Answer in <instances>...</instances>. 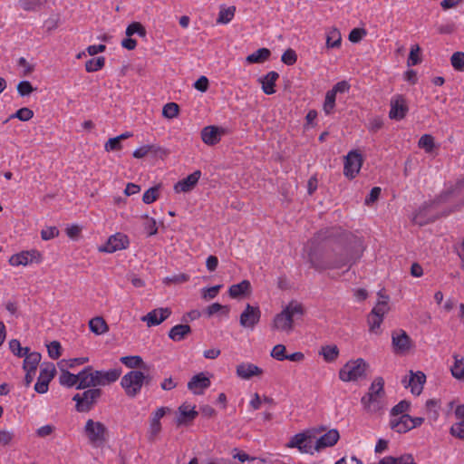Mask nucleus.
I'll use <instances>...</instances> for the list:
<instances>
[{
	"instance_id": "6",
	"label": "nucleus",
	"mask_w": 464,
	"mask_h": 464,
	"mask_svg": "<svg viewBox=\"0 0 464 464\" xmlns=\"http://www.w3.org/2000/svg\"><path fill=\"white\" fill-rule=\"evenodd\" d=\"M324 430H325L324 427H320L319 429L305 430L303 432L293 436L286 443V447L296 448L302 453L313 454L314 450V445H313V443L316 439V434Z\"/></svg>"
},
{
	"instance_id": "28",
	"label": "nucleus",
	"mask_w": 464,
	"mask_h": 464,
	"mask_svg": "<svg viewBox=\"0 0 464 464\" xmlns=\"http://www.w3.org/2000/svg\"><path fill=\"white\" fill-rule=\"evenodd\" d=\"M179 416L177 418V424L179 426L191 422L198 415L195 407L190 408L189 405L186 404L179 407Z\"/></svg>"
},
{
	"instance_id": "5",
	"label": "nucleus",
	"mask_w": 464,
	"mask_h": 464,
	"mask_svg": "<svg viewBox=\"0 0 464 464\" xmlns=\"http://www.w3.org/2000/svg\"><path fill=\"white\" fill-rule=\"evenodd\" d=\"M324 430H325L324 427H320L319 429L305 430L303 432L293 436L286 443V447L296 448L302 453L313 454L314 450V445H313V443L316 439V434Z\"/></svg>"
},
{
	"instance_id": "54",
	"label": "nucleus",
	"mask_w": 464,
	"mask_h": 464,
	"mask_svg": "<svg viewBox=\"0 0 464 464\" xmlns=\"http://www.w3.org/2000/svg\"><path fill=\"white\" fill-rule=\"evenodd\" d=\"M188 280H189V276L187 274L181 273V274L174 275L171 276H167L166 278H164L163 282L166 285H170V284L179 285V284L185 283Z\"/></svg>"
},
{
	"instance_id": "11",
	"label": "nucleus",
	"mask_w": 464,
	"mask_h": 464,
	"mask_svg": "<svg viewBox=\"0 0 464 464\" xmlns=\"http://www.w3.org/2000/svg\"><path fill=\"white\" fill-rule=\"evenodd\" d=\"M144 384V373L140 371H130L121 380V385L129 397H135Z\"/></svg>"
},
{
	"instance_id": "14",
	"label": "nucleus",
	"mask_w": 464,
	"mask_h": 464,
	"mask_svg": "<svg viewBox=\"0 0 464 464\" xmlns=\"http://www.w3.org/2000/svg\"><path fill=\"white\" fill-rule=\"evenodd\" d=\"M260 317L261 312L259 307L247 304L240 314L239 323L242 327L253 329L260 321Z\"/></svg>"
},
{
	"instance_id": "19",
	"label": "nucleus",
	"mask_w": 464,
	"mask_h": 464,
	"mask_svg": "<svg viewBox=\"0 0 464 464\" xmlns=\"http://www.w3.org/2000/svg\"><path fill=\"white\" fill-rule=\"evenodd\" d=\"M362 164V155L356 151H350L345 157L344 174H358Z\"/></svg>"
},
{
	"instance_id": "7",
	"label": "nucleus",
	"mask_w": 464,
	"mask_h": 464,
	"mask_svg": "<svg viewBox=\"0 0 464 464\" xmlns=\"http://www.w3.org/2000/svg\"><path fill=\"white\" fill-rule=\"evenodd\" d=\"M384 380L382 377H376L369 388V392L361 399L365 409L376 412L382 408L380 399L385 394Z\"/></svg>"
},
{
	"instance_id": "32",
	"label": "nucleus",
	"mask_w": 464,
	"mask_h": 464,
	"mask_svg": "<svg viewBox=\"0 0 464 464\" xmlns=\"http://www.w3.org/2000/svg\"><path fill=\"white\" fill-rule=\"evenodd\" d=\"M190 333L191 328L188 324H177L169 330V337L175 342H179L183 340Z\"/></svg>"
},
{
	"instance_id": "53",
	"label": "nucleus",
	"mask_w": 464,
	"mask_h": 464,
	"mask_svg": "<svg viewBox=\"0 0 464 464\" xmlns=\"http://www.w3.org/2000/svg\"><path fill=\"white\" fill-rule=\"evenodd\" d=\"M135 34H137L140 36H144L146 34V31H145L144 27L138 22L131 23L126 28V34L128 36H131Z\"/></svg>"
},
{
	"instance_id": "21",
	"label": "nucleus",
	"mask_w": 464,
	"mask_h": 464,
	"mask_svg": "<svg viewBox=\"0 0 464 464\" xmlns=\"http://www.w3.org/2000/svg\"><path fill=\"white\" fill-rule=\"evenodd\" d=\"M210 380L205 376L203 372L194 375L188 382V390L192 391L194 394L199 395L203 391L210 386Z\"/></svg>"
},
{
	"instance_id": "44",
	"label": "nucleus",
	"mask_w": 464,
	"mask_h": 464,
	"mask_svg": "<svg viewBox=\"0 0 464 464\" xmlns=\"http://www.w3.org/2000/svg\"><path fill=\"white\" fill-rule=\"evenodd\" d=\"M160 185H156L147 189L143 194L142 201L145 204H151L156 201L160 197Z\"/></svg>"
},
{
	"instance_id": "34",
	"label": "nucleus",
	"mask_w": 464,
	"mask_h": 464,
	"mask_svg": "<svg viewBox=\"0 0 464 464\" xmlns=\"http://www.w3.org/2000/svg\"><path fill=\"white\" fill-rule=\"evenodd\" d=\"M378 464H417L411 454H404L400 457L387 456L382 459Z\"/></svg>"
},
{
	"instance_id": "49",
	"label": "nucleus",
	"mask_w": 464,
	"mask_h": 464,
	"mask_svg": "<svg viewBox=\"0 0 464 464\" xmlns=\"http://www.w3.org/2000/svg\"><path fill=\"white\" fill-rule=\"evenodd\" d=\"M420 52V48L418 44H414L411 46L407 61L408 66H414L420 63V58L419 56Z\"/></svg>"
},
{
	"instance_id": "25",
	"label": "nucleus",
	"mask_w": 464,
	"mask_h": 464,
	"mask_svg": "<svg viewBox=\"0 0 464 464\" xmlns=\"http://www.w3.org/2000/svg\"><path fill=\"white\" fill-rule=\"evenodd\" d=\"M85 372H83V369L79 372L77 374H73L67 370H63L62 373L59 377V382L61 385L65 387H72L79 384L80 382H82V377L84 376Z\"/></svg>"
},
{
	"instance_id": "4",
	"label": "nucleus",
	"mask_w": 464,
	"mask_h": 464,
	"mask_svg": "<svg viewBox=\"0 0 464 464\" xmlns=\"http://www.w3.org/2000/svg\"><path fill=\"white\" fill-rule=\"evenodd\" d=\"M347 233L351 237L343 242H336L343 247L340 252L334 254V258L331 260V266L339 265L338 268H342L346 265L351 266L361 256L360 245L357 244L351 233Z\"/></svg>"
},
{
	"instance_id": "56",
	"label": "nucleus",
	"mask_w": 464,
	"mask_h": 464,
	"mask_svg": "<svg viewBox=\"0 0 464 464\" xmlns=\"http://www.w3.org/2000/svg\"><path fill=\"white\" fill-rule=\"evenodd\" d=\"M385 299L386 300L379 301L371 313L383 317L389 311L388 297L385 296Z\"/></svg>"
},
{
	"instance_id": "12",
	"label": "nucleus",
	"mask_w": 464,
	"mask_h": 464,
	"mask_svg": "<svg viewBox=\"0 0 464 464\" xmlns=\"http://www.w3.org/2000/svg\"><path fill=\"white\" fill-rule=\"evenodd\" d=\"M55 372L56 370L53 362L44 363L38 380L34 384V391L41 394L47 392L49 382L54 377Z\"/></svg>"
},
{
	"instance_id": "33",
	"label": "nucleus",
	"mask_w": 464,
	"mask_h": 464,
	"mask_svg": "<svg viewBox=\"0 0 464 464\" xmlns=\"http://www.w3.org/2000/svg\"><path fill=\"white\" fill-rule=\"evenodd\" d=\"M271 55V52L267 48H259L246 58L247 63H263L267 61Z\"/></svg>"
},
{
	"instance_id": "64",
	"label": "nucleus",
	"mask_w": 464,
	"mask_h": 464,
	"mask_svg": "<svg viewBox=\"0 0 464 464\" xmlns=\"http://www.w3.org/2000/svg\"><path fill=\"white\" fill-rule=\"evenodd\" d=\"M450 434L459 439H464V420L452 425L450 428Z\"/></svg>"
},
{
	"instance_id": "15",
	"label": "nucleus",
	"mask_w": 464,
	"mask_h": 464,
	"mask_svg": "<svg viewBox=\"0 0 464 464\" xmlns=\"http://www.w3.org/2000/svg\"><path fill=\"white\" fill-rule=\"evenodd\" d=\"M390 105L391 109L389 111V117L392 120L400 121L406 116L408 112V105L405 98L402 95L397 94L392 96Z\"/></svg>"
},
{
	"instance_id": "41",
	"label": "nucleus",
	"mask_w": 464,
	"mask_h": 464,
	"mask_svg": "<svg viewBox=\"0 0 464 464\" xmlns=\"http://www.w3.org/2000/svg\"><path fill=\"white\" fill-rule=\"evenodd\" d=\"M454 364L450 368L451 374L456 379L461 380L464 378V359L454 355Z\"/></svg>"
},
{
	"instance_id": "60",
	"label": "nucleus",
	"mask_w": 464,
	"mask_h": 464,
	"mask_svg": "<svg viewBox=\"0 0 464 464\" xmlns=\"http://www.w3.org/2000/svg\"><path fill=\"white\" fill-rule=\"evenodd\" d=\"M351 85L347 81L338 82L336 84L333 86L331 90H329L332 93L337 96L338 93H345L350 90Z\"/></svg>"
},
{
	"instance_id": "43",
	"label": "nucleus",
	"mask_w": 464,
	"mask_h": 464,
	"mask_svg": "<svg viewBox=\"0 0 464 464\" xmlns=\"http://www.w3.org/2000/svg\"><path fill=\"white\" fill-rule=\"evenodd\" d=\"M342 36L337 29H333L327 33L326 45L328 48H337L341 45Z\"/></svg>"
},
{
	"instance_id": "42",
	"label": "nucleus",
	"mask_w": 464,
	"mask_h": 464,
	"mask_svg": "<svg viewBox=\"0 0 464 464\" xmlns=\"http://www.w3.org/2000/svg\"><path fill=\"white\" fill-rule=\"evenodd\" d=\"M335 102H336V95L332 93L330 91H328L325 93L324 102L323 104V111L325 113V115H331L334 111L335 108Z\"/></svg>"
},
{
	"instance_id": "36",
	"label": "nucleus",
	"mask_w": 464,
	"mask_h": 464,
	"mask_svg": "<svg viewBox=\"0 0 464 464\" xmlns=\"http://www.w3.org/2000/svg\"><path fill=\"white\" fill-rule=\"evenodd\" d=\"M120 362L129 368H141L146 369L147 365L143 362V360L139 355L122 356L120 358Z\"/></svg>"
},
{
	"instance_id": "3",
	"label": "nucleus",
	"mask_w": 464,
	"mask_h": 464,
	"mask_svg": "<svg viewBox=\"0 0 464 464\" xmlns=\"http://www.w3.org/2000/svg\"><path fill=\"white\" fill-rule=\"evenodd\" d=\"M304 313V306L295 301H292L281 313L275 316L272 328L290 333L294 329L295 320L300 319Z\"/></svg>"
},
{
	"instance_id": "58",
	"label": "nucleus",
	"mask_w": 464,
	"mask_h": 464,
	"mask_svg": "<svg viewBox=\"0 0 464 464\" xmlns=\"http://www.w3.org/2000/svg\"><path fill=\"white\" fill-rule=\"evenodd\" d=\"M34 87L28 81H22L17 85V92L20 96L24 97L30 95L34 92Z\"/></svg>"
},
{
	"instance_id": "45",
	"label": "nucleus",
	"mask_w": 464,
	"mask_h": 464,
	"mask_svg": "<svg viewBox=\"0 0 464 464\" xmlns=\"http://www.w3.org/2000/svg\"><path fill=\"white\" fill-rule=\"evenodd\" d=\"M45 2L46 0H19L18 5L25 11H37Z\"/></svg>"
},
{
	"instance_id": "59",
	"label": "nucleus",
	"mask_w": 464,
	"mask_h": 464,
	"mask_svg": "<svg viewBox=\"0 0 464 464\" xmlns=\"http://www.w3.org/2000/svg\"><path fill=\"white\" fill-rule=\"evenodd\" d=\"M297 55L293 49H287L281 57V61L286 65H293L296 63Z\"/></svg>"
},
{
	"instance_id": "1",
	"label": "nucleus",
	"mask_w": 464,
	"mask_h": 464,
	"mask_svg": "<svg viewBox=\"0 0 464 464\" xmlns=\"http://www.w3.org/2000/svg\"><path fill=\"white\" fill-rule=\"evenodd\" d=\"M350 237L347 231L341 227H327L316 232L304 247L311 267L319 272L327 269H338L339 265L331 266V260H327L324 257L323 244L343 242Z\"/></svg>"
},
{
	"instance_id": "62",
	"label": "nucleus",
	"mask_w": 464,
	"mask_h": 464,
	"mask_svg": "<svg viewBox=\"0 0 464 464\" xmlns=\"http://www.w3.org/2000/svg\"><path fill=\"white\" fill-rule=\"evenodd\" d=\"M285 353V346L283 344H276L271 352V356L277 361H285L286 360V354Z\"/></svg>"
},
{
	"instance_id": "27",
	"label": "nucleus",
	"mask_w": 464,
	"mask_h": 464,
	"mask_svg": "<svg viewBox=\"0 0 464 464\" xmlns=\"http://www.w3.org/2000/svg\"><path fill=\"white\" fill-rule=\"evenodd\" d=\"M223 130L216 126L205 127L201 131L202 140L208 145L217 144L221 138Z\"/></svg>"
},
{
	"instance_id": "29",
	"label": "nucleus",
	"mask_w": 464,
	"mask_h": 464,
	"mask_svg": "<svg viewBox=\"0 0 464 464\" xmlns=\"http://www.w3.org/2000/svg\"><path fill=\"white\" fill-rule=\"evenodd\" d=\"M278 78L279 74L276 72L271 71L260 80L262 90L266 94L271 95L276 92L275 86Z\"/></svg>"
},
{
	"instance_id": "51",
	"label": "nucleus",
	"mask_w": 464,
	"mask_h": 464,
	"mask_svg": "<svg viewBox=\"0 0 464 464\" xmlns=\"http://www.w3.org/2000/svg\"><path fill=\"white\" fill-rule=\"evenodd\" d=\"M162 114L164 117L168 119H173L178 116L179 114V106L177 103L174 102H169L166 105H164L162 110Z\"/></svg>"
},
{
	"instance_id": "9",
	"label": "nucleus",
	"mask_w": 464,
	"mask_h": 464,
	"mask_svg": "<svg viewBox=\"0 0 464 464\" xmlns=\"http://www.w3.org/2000/svg\"><path fill=\"white\" fill-rule=\"evenodd\" d=\"M84 432L89 440V442L95 447H100L104 444L109 437L107 427L101 421H94L89 419L84 426Z\"/></svg>"
},
{
	"instance_id": "50",
	"label": "nucleus",
	"mask_w": 464,
	"mask_h": 464,
	"mask_svg": "<svg viewBox=\"0 0 464 464\" xmlns=\"http://www.w3.org/2000/svg\"><path fill=\"white\" fill-rule=\"evenodd\" d=\"M411 403L410 401L403 400L401 401L398 404H396L392 410H391V415L394 418L398 415L406 414L405 412L410 409Z\"/></svg>"
},
{
	"instance_id": "26",
	"label": "nucleus",
	"mask_w": 464,
	"mask_h": 464,
	"mask_svg": "<svg viewBox=\"0 0 464 464\" xmlns=\"http://www.w3.org/2000/svg\"><path fill=\"white\" fill-rule=\"evenodd\" d=\"M390 427L398 433H405L411 430V416L402 414L400 417L392 418L390 421Z\"/></svg>"
},
{
	"instance_id": "35",
	"label": "nucleus",
	"mask_w": 464,
	"mask_h": 464,
	"mask_svg": "<svg viewBox=\"0 0 464 464\" xmlns=\"http://www.w3.org/2000/svg\"><path fill=\"white\" fill-rule=\"evenodd\" d=\"M41 353L37 352H32L24 360L23 369L31 370V372H36L39 362L41 361Z\"/></svg>"
},
{
	"instance_id": "22",
	"label": "nucleus",
	"mask_w": 464,
	"mask_h": 464,
	"mask_svg": "<svg viewBox=\"0 0 464 464\" xmlns=\"http://www.w3.org/2000/svg\"><path fill=\"white\" fill-rule=\"evenodd\" d=\"M263 373V370L258 366L250 362H242L237 366V374L239 378L249 380L254 376H258Z\"/></svg>"
},
{
	"instance_id": "37",
	"label": "nucleus",
	"mask_w": 464,
	"mask_h": 464,
	"mask_svg": "<svg viewBox=\"0 0 464 464\" xmlns=\"http://www.w3.org/2000/svg\"><path fill=\"white\" fill-rule=\"evenodd\" d=\"M90 330L95 334H102L108 331V325L102 317H94L89 322Z\"/></svg>"
},
{
	"instance_id": "23",
	"label": "nucleus",
	"mask_w": 464,
	"mask_h": 464,
	"mask_svg": "<svg viewBox=\"0 0 464 464\" xmlns=\"http://www.w3.org/2000/svg\"><path fill=\"white\" fill-rule=\"evenodd\" d=\"M36 257H40L39 252L35 250L32 252L24 251L19 254L13 255L9 259V263L13 266H26L30 262H33Z\"/></svg>"
},
{
	"instance_id": "46",
	"label": "nucleus",
	"mask_w": 464,
	"mask_h": 464,
	"mask_svg": "<svg viewBox=\"0 0 464 464\" xmlns=\"http://www.w3.org/2000/svg\"><path fill=\"white\" fill-rule=\"evenodd\" d=\"M105 63V58L102 56L92 58L85 63V69L89 72H94L101 70Z\"/></svg>"
},
{
	"instance_id": "40",
	"label": "nucleus",
	"mask_w": 464,
	"mask_h": 464,
	"mask_svg": "<svg viewBox=\"0 0 464 464\" xmlns=\"http://www.w3.org/2000/svg\"><path fill=\"white\" fill-rule=\"evenodd\" d=\"M236 7H221L218 13V23L227 24H228L235 16Z\"/></svg>"
},
{
	"instance_id": "61",
	"label": "nucleus",
	"mask_w": 464,
	"mask_h": 464,
	"mask_svg": "<svg viewBox=\"0 0 464 464\" xmlns=\"http://www.w3.org/2000/svg\"><path fill=\"white\" fill-rule=\"evenodd\" d=\"M59 236V230L56 227H47L41 231L43 240H50Z\"/></svg>"
},
{
	"instance_id": "48",
	"label": "nucleus",
	"mask_w": 464,
	"mask_h": 464,
	"mask_svg": "<svg viewBox=\"0 0 464 464\" xmlns=\"http://www.w3.org/2000/svg\"><path fill=\"white\" fill-rule=\"evenodd\" d=\"M450 63L452 67L459 72L464 70V53L456 52L451 55Z\"/></svg>"
},
{
	"instance_id": "16",
	"label": "nucleus",
	"mask_w": 464,
	"mask_h": 464,
	"mask_svg": "<svg viewBox=\"0 0 464 464\" xmlns=\"http://www.w3.org/2000/svg\"><path fill=\"white\" fill-rule=\"evenodd\" d=\"M392 343L396 353H404L411 347V340L403 330L393 331L392 334Z\"/></svg>"
},
{
	"instance_id": "13",
	"label": "nucleus",
	"mask_w": 464,
	"mask_h": 464,
	"mask_svg": "<svg viewBox=\"0 0 464 464\" xmlns=\"http://www.w3.org/2000/svg\"><path fill=\"white\" fill-rule=\"evenodd\" d=\"M129 238L122 233H116L111 236L106 244L99 247L100 252L113 253L118 250L125 249L129 246Z\"/></svg>"
},
{
	"instance_id": "55",
	"label": "nucleus",
	"mask_w": 464,
	"mask_h": 464,
	"mask_svg": "<svg viewBox=\"0 0 464 464\" xmlns=\"http://www.w3.org/2000/svg\"><path fill=\"white\" fill-rule=\"evenodd\" d=\"M34 116V111L26 107L21 108L13 115H11V118H17L22 121H27L31 120Z\"/></svg>"
},
{
	"instance_id": "47",
	"label": "nucleus",
	"mask_w": 464,
	"mask_h": 464,
	"mask_svg": "<svg viewBox=\"0 0 464 464\" xmlns=\"http://www.w3.org/2000/svg\"><path fill=\"white\" fill-rule=\"evenodd\" d=\"M161 431V423L160 420L150 419V427L148 430V440L150 442H153L157 436Z\"/></svg>"
},
{
	"instance_id": "18",
	"label": "nucleus",
	"mask_w": 464,
	"mask_h": 464,
	"mask_svg": "<svg viewBox=\"0 0 464 464\" xmlns=\"http://www.w3.org/2000/svg\"><path fill=\"white\" fill-rule=\"evenodd\" d=\"M171 314L169 308H157L141 317V321L146 322L149 327L160 324Z\"/></svg>"
},
{
	"instance_id": "24",
	"label": "nucleus",
	"mask_w": 464,
	"mask_h": 464,
	"mask_svg": "<svg viewBox=\"0 0 464 464\" xmlns=\"http://www.w3.org/2000/svg\"><path fill=\"white\" fill-rule=\"evenodd\" d=\"M411 377L406 385L411 387V392L414 395H420L423 389V384L426 381V376L422 372H417L414 373L412 371L410 372Z\"/></svg>"
},
{
	"instance_id": "17",
	"label": "nucleus",
	"mask_w": 464,
	"mask_h": 464,
	"mask_svg": "<svg viewBox=\"0 0 464 464\" xmlns=\"http://www.w3.org/2000/svg\"><path fill=\"white\" fill-rule=\"evenodd\" d=\"M165 154V150L158 144H146L136 149L132 155L136 159H142L144 157L156 159L162 158Z\"/></svg>"
},
{
	"instance_id": "63",
	"label": "nucleus",
	"mask_w": 464,
	"mask_h": 464,
	"mask_svg": "<svg viewBox=\"0 0 464 464\" xmlns=\"http://www.w3.org/2000/svg\"><path fill=\"white\" fill-rule=\"evenodd\" d=\"M219 311H224L225 314H228L229 308L227 305H222L218 303H213L212 304L208 305L207 308V314L208 316H212L213 314H217Z\"/></svg>"
},
{
	"instance_id": "38",
	"label": "nucleus",
	"mask_w": 464,
	"mask_h": 464,
	"mask_svg": "<svg viewBox=\"0 0 464 464\" xmlns=\"http://www.w3.org/2000/svg\"><path fill=\"white\" fill-rule=\"evenodd\" d=\"M418 146L424 150V151L428 154L433 153L437 148L434 142V138L430 134L422 135L418 141Z\"/></svg>"
},
{
	"instance_id": "8",
	"label": "nucleus",
	"mask_w": 464,
	"mask_h": 464,
	"mask_svg": "<svg viewBox=\"0 0 464 464\" xmlns=\"http://www.w3.org/2000/svg\"><path fill=\"white\" fill-rule=\"evenodd\" d=\"M368 363L362 358L346 362L339 372L343 382H355L366 377Z\"/></svg>"
},
{
	"instance_id": "30",
	"label": "nucleus",
	"mask_w": 464,
	"mask_h": 464,
	"mask_svg": "<svg viewBox=\"0 0 464 464\" xmlns=\"http://www.w3.org/2000/svg\"><path fill=\"white\" fill-rule=\"evenodd\" d=\"M251 293V284L248 280H243L239 284L232 285L228 289L231 298H240Z\"/></svg>"
},
{
	"instance_id": "52",
	"label": "nucleus",
	"mask_w": 464,
	"mask_h": 464,
	"mask_svg": "<svg viewBox=\"0 0 464 464\" xmlns=\"http://www.w3.org/2000/svg\"><path fill=\"white\" fill-rule=\"evenodd\" d=\"M383 317L372 314L368 315V324L370 326V331L377 334V330L380 328L382 323Z\"/></svg>"
},
{
	"instance_id": "31",
	"label": "nucleus",
	"mask_w": 464,
	"mask_h": 464,
	"mask_svg": "<svg viewBox=\"0 0 464 464\" xmlns=\"http://www.w3.org/2000/svg\"><path fill=\"white\" fill-rule=\"evenodd\" d=\"M200 176H187V178L179 180L174 185V190L177 193L189 192L198 182Z\"/></svg>"
},
{
	"instance_id": "39",
	"label": "nucleus",
	"mask_w": 464,
	"mask_h": 464,
	"mask_svg": "<svg viewBox=\"0 0 464 464\" xmlns=\"http://www.w3.org/2000/svg\"><path fill=\"white\" fill-rule=\"evenodd\" d=\"M319 354L323 355L326 362H332L337 359L339 355V349L336 345L322 346Z\"/></svg>"
},
{
	"instance_id": "10",
	"label": "nucleus",
	"mask_w": 464,
	"mask_h": 464,
	"mask_svg": "<svg viewBox=\"0 0 464 464\" xmlns=\"http://www.w3.org/2000/svg\"><path fill=\"white\" fill-rule=\"evenodd\" d=\"M102 394L100 388H92L84 391L82 393H76L72 401L76 402L75 409L79 412L90 411Z\"/></svg>"
},
{
	"instance_id": "57",
	"label": "nucleus",
	"mask_w": 464,
	"mask_h": 464,
	"mask_svg": "<svg viewBox=\"0 0 464 464\" xmlns=\"http://www.w3.org/2000/svg\"><path fill=\"white\" fill-rule=\"evenodd\" d=\"M61 349L62 346L60 343L57 341H53L50 343V344L47 345L48 355L52 359L56 360L61 356Z\"/></svg>"
},
{
	"instance_id": "20",
	"label": "nucleus",
	"mask_w": 464,
	"mask_h": 464,
	"mask_svg": "<svg viewBox=\"0 0 464 464\" xmlns=\"http://www.w3.org/2000/svg\"><path fill=\"white\" fill-rule=\"evenodd\" d=\"M339 439L340 434L338 430L336 429H332L315 440L314 449L316 451H320L324 448L333 447L337 443Z\"/></svg>"
},
{
	"instance_id": "2",
	"label": "nucleus",
	"mask_w": 464,
	"mask_h": 464,
	"mask_svg": "<svg viewBox=\"0 0 464 464\" xmlns=\"http://www.w3.org/2000/svg\"><path fill=\"white\" fill-rule=\"evenodd\" d=\"M82 382L77 385L78 390L87 388H96L97 386H106L115 382L121 374V369H111L109 371L93 370L92 366H86Z\"/></svg>"
}]
</instances>
